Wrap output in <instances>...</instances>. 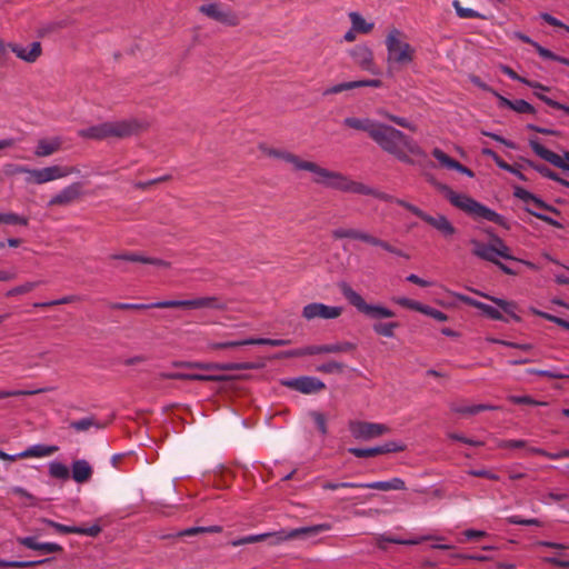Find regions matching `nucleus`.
<instances>
[{
  "label": "nucleus",
  "mask_w": 569,
  "mask_h": 569,
  "mask_svg": "<svg viewBox=\"0 0 569 569\" xmlns=\"http://www.w3.org/2000/svg\"><path fill=\"white\" fill-rule=\"evenodd\" d=\"M383 151L405 163H413L411 156L425 158V151L402 131L377 122L370 137Z\"/></svg>",
  "instance_id": "1"
},
{
  "label": "nucleus",
  "mask_w": 569,
  "mask_h": 569,
  "mask_svg": "<svg viewBox=\"0 0 569 569\" xmlns=\"http://www.w3.org/2000/svg\"><path fill=\"white\" fill-rule=\"evenodd\" d=\"M385 44L387 50L386 63L389 70L413 62L416 49L407 41L406 34L400 29H389Z\"/></svg>",
  "instance_id": "2"
},
{
  "label": "nucleus",
  "mask_w": 569,
  "mask_h": 569,
  "mask_svg": "<svg viewBox=\"0 0 569 569\" xmlns=\"http://www.w3.org/2000/svg\"><path fill=\"white\" fill-rule=\"evenodd\" d=\"M299 171L310 172L312 176V182L325 188H330L342 192H352V188L355 186V180L350 179L348 176L339 171H333L321 167L313 161L303 160Z\"/></svg>",
  "instance_id": "3"
},
{
  "label": "nucleus",
  "mask_w": 569,
  "mask_h": 569,
  "mask_svg": "<svg viewBox=\"0 0 569 569\" xmlns=\"http://www.w3.org/2000/svg\"><path fill=\"white\" fill-rule=\"evenodd\" d=\"M440 190L453 207L475 219H483L497 223L502 219L499 213L466 193L453 191L450 187L445 184L440 187Z\"/></svg>",
  "instance_id": "4"
},
{
  "label": "nucleus",
  "mask_w": 569,
  "mask_h": 569,
  "mask_svg": "<svg viewBox=\"0 0 569 569\" xmlns=\"http://www.w3.org/2000/svg\"><path fill=\"white\" fill-rule=\"evenodd\" d=\"M340 292L346 298V300L353 306L358 312L366 316L371 320H381V319H390L396 316V313L388 307L380 303H367L360 293H358L347 282H341L339 284Z\"/></svg>",
  "instance_id": "5"
},
{
  "label": "nucleus",
  "mask_w": 569,
  "mask_h": 569,
  "mask_svg": "<svg viewBox=\"0 0 569 569\" xmlns=\"http://www.w3.org/2000/svg\"><path fill=\"white\" fill-rule=\"evenodd\" d=\"M472 253L486 261L498 263L499 258L516 260L511 254L509 247L497 236H492L490 242L485 243L477 239H471Z\"/></svg>",
  "instance_id": "6"
},
{
  "label": "nucleus",
  "mask_w": 569,
  "mask_h": 569,
  "mask_svg": "<svg viewBox=\"0 0 569 569\" xmlns=\"http://www.w3.org/2000/svg\"><path fill=\"white\" fill-rule=\"evenodd\" d=\"M77 167L49 166L40 169H31L26 177L27 183L43 184L54 180L67 178L71 174H79Z\"/></svg>",
  "instance_id": "7"
},
{
  "label": "nucleus",
  "mask_w": 569,
  "mask_h": 569,
  "mask_svg": "<svg viewBox=\"0 0 569 569\" xmlns=\"http://www.w3.org/2000/svg\"><path fill=\"white\" fill-rule=\"evenodd\" d=\"M158 308H189V309H213L223 310L226 302L216 296L200 297L188 300H162L153 303Z\"/></svg>",
  "instance_id": "8"
},
{
  "label": "nucleus",
  "mask_w": 569,
  "mask_h": 569,
  "mask_svg": "<svg viewBox=\"0 0 569 569\" xmlns=\"http://www.w3.org/2000/svg\"><path fill=\"white\" fill-rule=\"evenodd\" d=\"M330 529V526L327 523L321 525H315L310 527H300L296 529H281L276 532H268L267 538H272L271 543L272 545H280L284 541L292 540V539H308L311 537L317 536L321 531H327Z\"/></svg>",
  "instance_id": "9"
},
{
  "label": "nucleus",
  "mask_w": 569,
  "mask_h": 569,
  "mask_svg": "<svg viewBox=\"0 0 569 569\" xmlns=\"http://www.w3.org/2000/svg\"><path fill=\"white\" fill-rule=\"evenodd\" d=\"M348 429L351 436L360 441H369L390 431L389 427L383 423L360 420L349 421Z\"/></svg>",
  "instance_id": "10"
},
{
  "label": "nucleus",
  "mask_w": 569,
  "mask_h": 569,
  "mask_svg": "<svg viewBox=\"0 0 569 569\" xmlns=\"http://www.w3.org/2000/svg\"><path fill=\"white\" fill-rule=\"evenodd\" d=\"M343 308L340 306H328L322 302H311L302 308V317L307 321L316 319L332 320L341 316Z\"/></svg>",
  "instance_id": "11"
},
{
  "label": "nucleus",
  "mask_w": 569,
  "mask_h": 569,
  "mask_svg": "<svg viewBox=\"0 0 569 569\" xmlns=\"http://www.w3.org/2000/svg\"><path fill=\"white\" fill-rule=\"evenodd\" d=\"M108 137L126 138L136 134L146 128V123L134 119H122L116 121H107Z\"/></svg>",
  "instance_id": "12"
},
{
  "label": "nucleus",
  "mask_w": 569,
  "mask_h": 569,
  "mask_svg": "<svg viewBox=\"0 0 569 569\" xmlns=\"http://www.w3.org/2000/svg\"><path fill=\"white\" fill-rule=\"evenodd\" d=\"M348 54L360 69L375 76L380 73L379 68L375 63L373 52L368 44H357L348 51Z\"/></svg>",
  "instance_id": "13"
},
{
  "label": "nucleus",
  "mask_w": 569,
  "mask_h": 569,
  "mask_svg": "<svg viewBox=\"0 0 569 569\" xmlns=\"http://www.w3.org/2000/svg\"><path fill=\"white\" fill-rule=\"evenodd\" d=\"M199 11L208 18L227 26H236L239 22L237 14L220 3H204L199 8Z\"/></svg>",
  "instance_id": "14"
},
{
  "label": "nucleus",
  "mask_w": 569,
  "mask_h": 569,
  "mask_svg": "<svg viewBox=\"0 0 569 569\" xmlns=\"http://www.w3.org/2000/svg\"><path fill=\"white\" fill-rule=\"evenodd\" d=\"M406 446L399 441H389L381 446H376L371 448H349V452L357 458H369L375 457L382 453L389 452H399L403 451Z\"/></svg>",
  "instance_id": "15"
},
{
  "label": "nucleus",
  "mask_w": 569,
  "mask_h": 569,
  "mask_svg": "<svg viewBox=\"0 0 569 569\" xmlns=\"http://www.w3.org/2000/svg\"><path fill=\"white\" fill-rule=\"evenodd\" d=\"M82 193V184L80 182H72L62 188L58 193L51 197L48 201L49 207L68 206L80 198Z\"/></svg>",
  "instance_id": "16"
},
{
  "label": "nucleus",
  "mask_w": 569,
  "mask_h": 569,
  "mask_svg": "<svg viewBox=\"0 0 569 569\" xmlns=\"http://www.w3.org/2000/svg\"><path fill=\"white\" fill-rule=\"evenodd\" d=\"M355 346L351 342H337L323 346H311L305 349L296 350L291 352L292 356H306V355H316V353H338V352H347L352 350Z\"/></svg>",
  "instance_id": "17"
},
{
  "label": "nucleus",
  "mask_w": 569,
  "mask_h": 569,
  "mask_svg": "<svg viewBox=\"0 0 569 569\" xmlns=\"http://www.w3.org/2000/svg\"><path fill=\"white\" fill-rule=\"evenodd\" d=\"M286 386L291 387L302 393H313L325 389L326 385L316 377H299L287 380Z\"/></svg>",
  "instance_id": "18"
},
{
  "label": "nucleus",
  "mask_w": 569,
  "mask_h": 569,
  "mask_svg": "<svg viewBox=\"0 0 569 569\" xmlns=\"http://www.w3.org/2000/svg\"><path fill=\"white\" fill-rule=\"evenodd\" d=\"M9 49L17 56V58L28 63L36 62L42 52L41 43L38 41H34L29 46L9 43Z\"/></svg>",
  "instance_id": "19"
},
{
  "label": "nucleus",
  "mask_w": 569,
  "mask_h": 569,
  "mask_svg": "<svg viewBox=\"0 0 569 569\" xmlns=\"http://www.w3.org/2000/svg\"><path fill=\"white\" fill-rule=\"evenodd\" d=\"M422 220L430 224L431 227H433L446 238L451 237L456 233V228L450 222V220L443 214L430 216L426 213Z\"/></svg>",
  "instance_id": "20"
},
{
  "label": "nucleus",
  "mask_w": 569,
  "mask_h": 569,
  "mask_svg": "<svg viewBox=\"0 0 569 569\" xmlns=\"http://www.w3.org/2000/svg\"><path fill=\"white\" fill-rule=\"evenodd\" d=\"M263 153L267 157L279 159L284 161L286 163H289L291 168L296 171H299L300 166L303 161L300 157L284 150V149H274V148H261Z\"/></svg>",
  "instance_id": "21"
},
{
  "label": "nucleus",
  "mask_w": 569,
  "mask_h": 569,
  "mask_svg": "<svg viewBox=\"0 0 569 569\" xmlns=\"http://www.w3.org/2000/svg\"><path fill=\"white\" fill-rule=\"evenodd\" d=\"M427 539H431V537L428 536H419L412 539H401L398 537L388 536L386 533H380L376 536V543L377 547L381 550H386V543H397V545H407V546H415L419 545L423 541H427Z\"/></svg>",
  "instance_id": "22"
},
{
  "label": "nucleus",
  "mask_w": 569,
  "mask_h": 569,
  "mask_svg": "<svg viewBox=\"0 0 569 569\" xmlns=\"http://www.w3.org/2000/svg\"><path fill=\"white\" fill-rule=\"evenodd\" d=\"M432 156L438 160L440 166L450 169L456 170L462 174H466L468 177H473V172L468 169L467 167L462 166L458 161L451 159L448 154H446L441 149L435 148L432 150Z\"/></svg>",
  "instance_id": "23"
},
{
  "label": "nucleus",
  "mask_w": 569,
  "mask_h": 569,
  "mask_svg": "<svg viewBox=\"0 0 569 569\" xmlns=\"http://www.w3.org/2000/svg\"><path fill=\"white\" fill-rule=\"evenodd\" d=\"M530 147L531 149L538 154L541 159L550 162L551 164L562 168L566 163L565 156H559L555 153L553 151H550L546 147H543L541 143H539L537 140H530Z\"/></svg>",
  "instance_id": "24"
},
{
  "label": "nucleus",
  "mask_w": 569,
  "mask_h": 569,
  "mask_svg": "<svg viewBox=\"0 0 569 569\" xmlns=\"http://www.w3.org/2000/svg\"><path fill=\"white\" fill-rule=\"evenodd\" d=\"M59 450L58 446L37 443L17 455L19 458H46Z\"/></svg>",
  "instance_id": "25"
},
{
  "label": "nucleus",
  "mask_w": 569,
  "mask_h": 569,
  "mask_svg": "<svg viewBox=\"0 0 569 569\" xmlns=\"http://www.w3.org/2000/svg\"><path fill=\"white\" fill-rule=\"evenodd\" d=\"M457 298L467 303V305H470L479 310L482 311V313H485L487 317L493 319V320H501L502 319V315L500 312V310L493 306H490V305H487V303H483V302H480L478 300H475L468 296H463V295H457Z\"/></svg>",
  "instance_id": "26"
},
{
  "label": "nucleus",
  "mask_w": 569,
  "mask_h": 569,
  "mask_svg": "<svg viewBox=\"0 0 569 569\" xmlns=\"http://www.w3.org/2000/svg\"><path fill=\"white\" fill-rule=\"evenodd\" d=\"M377 120H373L368 117L357 118V117H348L343 120V124L348 128L367 132L369 137H371V132L373 131Z\"/></svg>",
  "instance_id": "27"
},
{
  "label": "nucleus",
  "mask_w": 569,
  "mask_h": 569,
  "mask_svg": "<svg viewBox=\"0 0 569 569\" xmlns=\"http://www.w3.org/2000/svg\"><path fill=\"white\" fill-rule=\"evenodd\" d=\"M62 141L60 138L54 137L52 139H41L38 141L37 147L34 149V154L37 157H49L54 152L59 151L61 148Z\"/></svg>",
  "instance_id": "28"
},
{
  "label": "nucleus",
  "mask_w": 569,
  "mask_h": 569,
  "mask_svg": "<svg viewBox=\"0 0 569 569\" xmlns=\"http://www.w3.org/2000/svg\"><path fill=\"white\" fill-rule=\"evenodd\" d=\"M72 479L78 483L87 482L92 476V468L84 459L72 462Z\"/></svg>",
  "instance_id": "29"
},
{
  "label": "nucleus",
  "mask_w": 569,
  "mask_h": 569,
  "mask_svg": "<svg viewBox=\"0 0 569 569\" xmlns=\"http://www.w3.org/2000/svg\"><path fill=\"white\" fill-rule=\"evenodd\" d=\"M369 236L370 233L355 228L340 227L332 230L335 239H352L368 243Z\"/></svg>",
  "instance_id": "30"
},
{
  "label": "nucleus",
  "mask_w": 569,
  "mask_h": 569,
  "mask_svg": "<svg viewBox=\"0 0 569 569\" xmlns=\"http://www.w3.org/2000/svg\"><path fill=\"white\" fill-rule=\"evenodd\" d=\"M365 489H377L381 491L405 490L406 485L401 478H392L387 481L365 482Z\"/></svg>",
  "instance_id": "31"
},
{
  "label": "nucleus",
  "mask_w": 569,
  "mask_h": 569,
  "mask_svg": "<svg viewBox=\"0 0 569 569\" xmlns=\"http://www.w3.org/2000/svg\"><path fill=\"white\" fill-rule=\"evenodd\" d=\"M351 193L372 196L379 200L389 201V202H393V203H395V199H396L386 192H381L377 189H373V188H371L362 182H358V181H355V186L352 188Z\"/></svg>",
  "instance_id": "32"
},
{
  "label": "nucleus",
  "mask_w": 569,
  "mask_h": 569,
  "mask_svg": "<svg viewBox=\"0 0 569 569\" xmlns=\"http://www.w3.org/2000/svg\"><path fill=\"white\" fill-rule=\"evenodd\" d=\"M78 134L81 138L93 140H102L109 138L106 122L81 129L79 130Z\"/></svg>",
  "instance_id": "33"
},
{
  "label": "nucleus",
  "mask_w": 569,
  "mask_h": 569,
  "mask_svg": "<svg viewBox=\"0 0 569 569\" xmlns=\"http://www.w3.org/2000/svg\"><path fill=\"white\" fill-rule=\"evenodd\" d=\"M160 377L163 379L173 380H193V381H209L213 380L214 377L210 375H201L193 372H161Z\"/></svg>",
  "instance_id": "34"
},
{
  "label": "nucleus",
  "mask_w": 569,
  "mask_h": 569,
  "mask_svg": "<svg viewBox=\"0 0 569 569\" xmlns=\"http://www.w3.org/2000/svg\"><path fill=\"white\" fill-rule=\"evenodd\" d=\"M348 17L350 19L353 30H356L358 33H369L375 27V23L372 21L366 20L357 11L349 12Z\"/></svg>",
  "instance_id": "35"
},
{
  "label": "nucleus",
  "mask_w": 569,
  "mask_h": 569,
  "mask_svg": "<svg viewBox=\"0 0 569 569\" xmlns=\"http://www.w3.org/2000/svg\"><path fill=\"white\" fill-rule=\"evenodd\" d=\"M497 407H493V406H490V405H473V406H468V405H462V403H458V402H453L450 405V410L452 412H456V413H459V415H476L480 411H483V410H496Z\"/></svg>",
  "instance_id": "36"
},
{
  "label": "nucleus",
  "mask_w": 569,
  "mask_h": 569,
  "mask_svg": "<svg viewBox=\"0 0 569 569\" xmlns=\"http://www.w3.org/2000/svg\"><path fill=\"white\" fill-rule=\"evenodd\" d=\"M399 328V323L396 321L390 322H375L372 325V330L378 336L385 338H393L396 330Z\"/></svg>",
  "instance_id": "37"
},
{
  "label": "nucleus",
  "mask_w": 569,
  "mask_h": 569,
  "mask_svg": "<svg viewBox=\"0 0 569 569\" xmlns=\"http://www.w3.org/2000/svg\"><path fill=\"white\" fill-rule=\"evenodd\" d=\"M513 194H515V197H517L518 199L522 200L523 202H526L528 204H533L535 207H538V208L545 207V203L542 200H540L535 194H532L531 192H529L528 190H526L521 187H515Z\"/></svg>",
  "instance_id": "38"
},
{
  "label": "nucleus",
  "mask_w": 569,
  "mask_h": 569,
  "mask_svg": "<svg viewBox=\"0 0 569 569\" xmlns=\"http://www.w3.org/2000/svg\"><path fill=\"white\" fill-rule=\"evenodd\" d=\"M500 70H501V71H502L507 77H509L510 79H512V80H515V81H519V82H521V83H523V84H526V86H528V87H530V88H532V89H540V90H543V91L548 90V88H547V87H545V86H542V84H540V83H538V82L529 81V80H527V79H525V78H522V77L518 76V74H517V73H516V72H515L510 67H508V66H505V64L500 66Z\"/></svg>",
  "instance_id": "39"
},
{
  "label": "nucleus",
  "mask_w": 569,
  "mask_h": 569,
  "mask_svg": "<svg viewBox=\"0 0 569 569\" xmlns=\"http://www.w3.org/2000/svg\"><path fill=\"white\" fill-rule=\"evenodd\" d=\"M480 296H482V297L493 301L503 312L509 315L512 319H515V320L519 319L518 316L516 315V305H515V302L507 301V300L499 299V298H493V297H490V296L485 295V293H480Z\"/></svg>",
  "instance_id": "40"
},
{
  "label": "nucleus",
  "mask_w": 569,
  "mask_h": 569,
  "mask_svg": "<svg viewBox=\"0 0 569 569\" xmlns=\"http://www.w3.org/2000/svg\"><path fill=\"white\" fill-rule=\"evenodd\" d=\"M51 559H42V560H3L0 559V567H13V568H27L33 567L37 565L48 563Z\"/></svg>",
  "instance_id": "41"
},
{
  "label": "nucleus",
  "mask_w": 569,
  "mask_h": 569,
  "mask_svg": "<svg viewBox=\"0 0 569 569\" xmlns=\"http://www.w3.org/2000/svg\"><path fill=\"white\" fill-rule=\"evenodd\" d=\"M41 281H26L17 287L11 288L7 291V297H16L31 292L38 286H40Z\"/></svg>",
  "instance_id": "42"
},
{
  "label": "nucleus",
  "mask_w": 569,
  "mask_h": 569,
  "mask_svg": "<svg viewBox=\"0 0 569 569\" xmlns=\"http://www.w3.org/2000/svg\"><path fill=\"white\" fill-rule=\"evenodd\" d=\"M452 7L455 8L457 16L461 19H473V18L483 19L485 18V16L481 14L480 12H478L471 8L462 7L459 0H453Z\"/></svg>",
  "instance_id": "43"
},
{
  "label": "nucleus",
  "mask_w": 569,
  "mask_h": 569,
  "mask_svg": "<svg viewBox=\"0 0 569 569\" xmlns=\"http://www.w3.org/2000/svg\"><path fill=\"white\" fill-rule=\"evenodd\" d=\"M49 475L52 478L66 480L69 478V469L64 463L54 460L49 463Z\"/></svg>",
  "instance_id": "44"
},
{
  "label": "nucleus",
  "mask_w": 569,
  "mask_h": 569,
  "mask_svg": "<svg viewBox=\"0 0 569 569\" xmlns=\"http://www.w3.org/2000/svg\"><path fill=\"white\" fill-rule=\"evenodd\" d=\"M70 427L76 431H87L92 427L97 429L102 428V425H100L93 417H84L77 421H72Z\"/></svg>",
  "instance_id": "45"
},
{
  "label": "nucleus",
  "mask_w": 569,
  "mask_h": 569,
  "mask_svg": "<svg viewBox=\"0 0 569 569\" xmlns=\"http://www.w3.org/2000/svg\"><path fill=\"white\" fill-rule=\"evenodd\" d=\"M368 244L373 246V247H379V248L386 250L387 252L397 254L399 257H406V254L401 250L396 249L389 242L381 240L372 234L369 236Z\"/></svg>",
  "instance_id": "46"
},
{
  "label": "nucleus",
  "mask_w": 569,
  "mask_h": 569,
  "mask_svg": "<svg viewBox=\"0 0 569 569\" xmlns=\"http://www.w3.org/2000/svg\"><path fill=\"white\" fill-rule=\"evenodd\" d=\"M377 114H379L380 117H382L385 119L392 121L393 123H396L402 128H407L412 131L416 130V127L411 122H409L406 118L393 116V114L387 112L385 109L377 110Z\"/></svg>",
  "instance_id": "47"
},
{
  "label": "nucleus",
  "mask_w": 569,
  "mask_h": 569,
  "mask_svg": "<svg viewBox=\"0 0 569 569\" xmlns=\"http://www.w3.org/2000/svg\"><path fill=\"white\" fill-rule=\"evenodd\" d=\"M52 388H39L33 390H0V399L18 396H32L51 390Z\"/></svg>",
  "instance_id": "48"
},
{
  "label": "nucleus",
  "mask_w": 569,
  "mask_h": 569,
  "mask_svg": "<svg viewBox=\"0 0 569 569\" xmlns=\"http://www.w3.org/2000/svg\"><path fill=\"white\" fill-rule=\"evenodd\" d=\"M532 47L537 50V52L539 53V56L541 58L548 59V60H555V61H558L560 63L569 66V60H567L566 58H562V57H559V56L555 54L550 50H548V49L543 48L542 46H540L538 42H532Z\"/></svg>",
  "instance_id": "49"
},
{
  "label": "nucleus",
  "mask_w": 569,
  "mask_h": 569,
  "mask_svg": "<svg viewBox=\"0 0 569 569\" xmlns=\"http://www.w3.org/2000/svg\"><path fill=\"white\" fill-rule=\"evenodd\" d=\"M1 223L27 226L28 219L13 212H3L0 213V224Z\"/></svg>",
  "instance_id": "50"
},
{
  "label": "nucleus",
  "mask_w": 569,
  "mask_h": 569,
  "mask_svg": "<svg viewBox=\"0 0 569 569\" xmlns=\"http://www.w3.org/2000/svg\"><path fill=\"white\" fill-rule=\"evenodd\" d=\"M391 301L395 302L396 305H399L401 307H405V308H408L411 310H416L419 312H421L422 307H423V305L420 303L419 301H416V300H412V299H409L406 297H393L391 299Z\"/></svg>",
  "instance_id": "51"
},
{
  "label": "nucleus",
  "mask_w": 569,
  "mask_h": 569,
  "mask_svg": "<svg viewBox=\"0 0 569 569\" xmlns=\"http://www.w3.org/2000/svg\"><path fill=\"white\" fill-rule=\"evenodd\" d=\"M358 88V84L356 81H347V82H341V83H338V84H335V86H331L329 88H327L323 92V94L328 96V94H337V93H340L342 91H346V90H352V89H356Z\"/></svg>",
  "instance_id": "52"
},
{
  "label": "nucleus",
  "mask_w": 569,
  "mask_h": 569,
  "mask_svg": "<svg viewBox=\"0 0 569 569\" xmlns=\"http://www.w3.org/2000/svg\"><path fill=\"white\" fill-rule=\"evenodd\" d=\"M269 533L249 535L239 539H234L230 542L231 546L238 547L248 543H254L267 539Z\"/></svg>",
  "instance_id": "53"
},
{
  "label": "nucleus",
  "mask_w": 569,
  "mask_h": 569,
  "mask_svg": "<svg viewBox=\"0 0 569 569\" xmlns=\"http://www.w3.org/2000/svg\"><path fill=\"white\" fill-rule=\"evenodd\" d=\"M50 355V351L48 349H42L37 351L32 358H37V360H30L26 363L27 368H33L41 365H48V357Z\"/></svg>",
  "instance_id": "54"
},
{
  "label": "nucleus",
  "mask_w": 569,
  "mask_h": 569,
  "mask_svg": "<svg viewBox=\"0 0 569 569\" xmlns=\"http://www.w3.org/2000/svg\"><path fill=\"white\" fill-rule=\"evenodd\" d=\"M101 532V527L97 523L90 527H77L73 526V533L83 535L89 537H97Z\"/></svg>",
  "instance_id": "55"
},
{
  "label": "nucleus",
  "mask_w": 569,
  "mask_h": 569,
  "mask_svg": "<svg viewBox=\"0 0 569 569\" xmlns=\"http://www.w3.org/2000/svg\"><path fill=\"white\" fill-rule=\"evenodd\" d=\"M78 300H79L78 296L70 295V296H64V297H62L60 299H57V300L41 302V303H36L34 307H51V306H57V305H67V303L76 302Z\"/></svg>",
  "instance_id": "56"
},
{
  "label": "nucleus",
  "mask_w": 569,
  "mask_h": 569,
  "mask_svg": "<svg viewBox=\"0 0 569 569\" xmlns=\"http://www.w3.org/2000/svg\"><path fill=\"white\" fill-rule=\"evenodd\" d=\"M309 415L312 418V420L315 421V423L317 425L320 433L322 436H326L328 432V429H327V421H326L325 415L321 412H318V411H311Z\"/></svg>",
  "instance_id": "57"
},
{
  "label": "nucleus",
  "mask_w": 569,
  "mask_h": 569,
  "mask_svg": "<svg viewBox=\"0 0 569 569\" xmlns=\"http://www.w3.org/2000/svg\"><path fill=\"white\" fill-rule=\"evenodd\" d=\"M289 340L284 339H267V338H251V345H267L272 347L287 346Z\"/></svg>",
  "instance_id": "58"
},
{
  "label": "nucleus",
  "mask_w": 569,
  "mask_h": 569,
  "mask_svg": "<svg viewBox=\"0 0 569 569\" xmlns=\"http://www.w3.org/2000/svg\"><path fill=\"white\" fill-rule=\"evenodd\" d=\"M511 110H515L518 113H532L533 107L527 102L526 100L518 99L513 100L510 107Z\"/></svg>",
  "instance_id": "59"
},
{
  "label": "nucleus",
  "mask_w": 569,
  "mask_h": 569,
  "mask_svg": "<svg viewBox=\"0 0 569 569\" xmlns=\"http://www.w3.org/2000/svg\"><path fill=\"white\" fill-rule=\"evenodd\" d=\"M421 313L427 315L440 322H445L448 320V317L446 313H443L442 311H440L438 309L431 308L427 305H423Z\"/></svg>",
  "instance_id": "60"
},
{
  "label": "nucleus",
  "mask_w": 569,
  "mask_h": 569,
  "mask_svg": "<svg viewBox=\"0 0 569 569\" xmlns=\"http://www.w3.org/2000/svg\"><path fill=\"white\" fill-rule=\"evenodd\" d=\"M395 203L398 204V206L403 207L407 210H409L411 213H413L415 216H417L421 220L426 216V212L422 211L420 208H418L417 206H415V204H412V203H410L408 201H405L402 199H399V198L395 199Z\"/></svg>",
  "instance_id": "61"
},
{
  "label": "nucleus",
  "mask_w": 569,
  "mask_h": 569,
  "mask_svg": "<svg viewBox=\"0 0 569 569\" xmlns=\"http://www.w3.org/2000/svg\"><path fill=\"white\" fill-rule=\"evenodd\" d=\"M41 522L56 529L60 533H73V526H66L47 518L41 519Z\"/></svg>",
  "instance_id": "62"
},
{
  "label": "nucleus",
  "mask_w": 569,
  "mask_h": 569,
  "mask_svg": "<svg viewBox=\"0 0 569 569\" xmlns=\"http://www.w3.org/2000/svg\"><path fill=\"white\" fill-rule=\"evenodd\" d=\"M345 366L341 362L337 361H329L327 363H323L317 368L320 372L326 373H333V372H341L343 370Z\"/></svg>",
  "instance_id": "63"
},
{
  "label": "nucleus",
  "mask_w": 569,
  "mask_h": 569,
  "mask_svg": "<svg viewBox=\"0 0 569 569\" xmlns=\"http://www.w3.org/2000/svg\"><path fill=\"white\" fill-rule=\"evenodd\" d=\"M529 164L543 177L560 182L561 178L556 172L551 171L548 167L533 164L532 162H529Z\"/></svg>",
  "instance_id": "64"
}]
</instances>
